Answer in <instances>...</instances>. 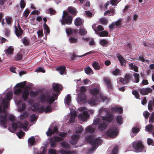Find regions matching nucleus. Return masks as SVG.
<instances>
[{
  "label": "nucleus",
  "instance_id": "nucleus-1",
  "mask_svg": "<svg viewBox=\"0 0 154 154\" xmlns=\"http://www.w3.org/2000/svg\"><path fill=\"white\" fill-rule=\"evenodd\" d=\"M54 84V83L52 85L53 90L56 93H52V95L51 96L49 93L45 92L40 94L38 97V99L39 102L48 104L45 109L39 108L38 110V113H41L44 112L45 113H49L53 110V109L51 107L52 103L57 100L58 96L60 94V91L63 88V87L61 85L58 83Z\"/></svg>",
  "mask_w": 154,
  "mask_h": 154
},
{
  "label": "nucleus",
  "instance_id": "nucleus-2",
  "mask_svg": "<svg viewBox=\"0 0 154 154\" xmlns=\"http://www.w3.org/2000/svg\"><path fill=\"white\" fill-rule=\"evenodd\" d=\"M97 115L98 117L93 120V125H98V128L101 131L106 130L113 119V114L108 111L106 108H101L99 110Z\"/></svg>",
  "mask_w": 154,
  "mask_h": 154
},
{
  "label": "nucleus",
  "instance_id": "nucleus-3",
  "mask_svg": "<svg viewBox=\"0 0 154 154\" xmlns=\"http://www.w3.org/2000/svg\"><path fill=\"white\" fill-rule=\"evenodd\" d=\"M85 138L86 140L91 145V147L88 150L89 153H93L99 145H100L102 142V141L99 138V137L95 138V137L93 135H87Z\"/></svg>",
  "mask_w": 154,
  "mask_h": 154
},
{
  "label": "nucleus",
  "instance_id": "nucleus-4",
  "mask_svg": "<svg viewBox=\"0 0 154 154\" xmlns=\"http://www.w3.org/2000/svg\"><path fill=\"white\" fill-rule=\"evenodd\" d=\"M109 100V98L106 96L100 94V98L98 96H93L88 100V103L90 106H94L97 104L98 102H105L107 103Z\"/></svg>",
  "mask_w": 154,
  "mask_h": 154
},
{
  "label": "nucleus",
  "instance_id": "nucleus-5",
  "mask_svg": "<svg viewBox=\"0 0 154 154\" xmlns=\"http://www.w3.org/2000/svg\"><path fill=\"white\" fill-rule=\"evenodd\" d=\"M1 111L0 113H2L3 115H1L0 116V124L1 127H3L4 128H7V126L6 124L7 123L8 118L7 116L8 114L7 108L0 107Z\"/></svg>",
  "mask_w": 154,
  "mask_h": 154
},
{
  "label": "nucleus",
  "instance_id": "nucleus-6",
  "mask_svg": "<svg viewBox=\"0 0 154 154\" xmlns=\"http://www.w3.org/2000/svg\"><path fill=\"white\" fill-rule=\"evenodd\" d=\"M86 91V88L85 86L81 87L80 92L77 98V101L79 104H84L86 101V95L85 93Z\"/></svg>",
  "mask_w": 154,
  "mask_h": 154
},
{
  "label": "nucleus",
  "instance_id": "nucleus-7",
  "mask_svg": "<svg viewBox=\"0 0 154 154\" xmlns=\"http://www.w3.org/2000/svg\"><path fill=\"white\" fill-rule=\"evenodd\" d=\"M132 146L136 152H146V149L141 141L133 142L132 143Z\"/></svg>",
  "mask_w": 154,
  "mask_h": 154
},
{
  "label": "nucleus",
  "instance_id": "nucleus-8",
  "mask_svg": "<svg viewBox=\"0 0 154 154\" xmlns=\"http://www.w3.org/2000/svg\"><path fill=\"white\" fill-rule=\"evenodd\" d=\"M65 11H63L62 19L60 20V22L62 25H65V24L70 25L72 23L74 16L68 14L65 15Z\"/></svg>",
  "mask_w": 154,
  "mask_h": 154
},
{
  "label": "nucleus",
  "instance_id": "nucleus-9",
  "mask_svg": "<svg viewBox=\"0 0 154 154\" xmlns=\"http://www.w3.org/2000/svg\"><path fill=\"white\" fill-rule=\"evenodd\" d=\"M118 128L115 126H113L110 128L106 132V135L111 137H115L118 134Z\"/></svg>",
  "mask_w": 154,
  "mask_h": 154
},
{
  "label": "nucleus",
  "instance_id": "nucleus-10",
  "mask_svg": "<svg viewBox=\"0 0 154 154\" xmlns=\"http://www.w3.org/2000/svg\"><path fill=\"white\" fill-rule=\"evenodd\" d=\"M103 81L108 92L110 93L112 92L113 90V86L112 84L111 79L108 77H104L103 78Z\"/></svg>",
  "mask_w": 154,
  "mask_h": 154
},
{
  "label": "nucleus",
  "instance_id": "nucleus-11",
  "mask_svg": "<svg viewBox=\"0 0 154 154\" xmlns=\"http://www.w3.org/2000/svg\"><path fill=\"white\" fill-rule=\"evenodd\" d=\"M100 91V85H97L95 88H92L89 90L90 93L93 96H97Z\"/></svg>",
  "mask_w": 154,
  "mask_h": 154
},
{
  "label": "nucleus",
  "instance_id": "nucleus-12",
  "mask_svg": "<svg viewBox=\"0 0 154 154\" xmlns=\"http://www.w3.org/2000/svg\"><path fill=\"white\" fill-rule=\"evenodd\" d=\"M95 51H90L89 52L85 53L81 55H76L75 54H72L71 57V59L72 60H76L77 58H81L89 54L95 53Z\"/></svg>",
  "mask_w": 154,
  "mask_h": 154
},
{
  "label": "nucleus",
  "instance_id": "nucleus-13",
  "mask_svg": "<svg viewBox=\"0 0 154 154\" xmlns=\"http://www.w3.org/2000/svg\"><path fill=\"white\" fill-rule=\"evenodd\" d=\"M15 27V33L16 35L18 38H22L21 35L23 33V30L20 26L19 24H18V28L17 29L16 25L14 26Z\"/></svg>",
  "mask_w": 154,
  "mask_h": 154
},
{
  "label": "nucleus",
  "instance_id": "nucleus-14",
  "mask_svg": "<svg viewBox=\"0 0 154 154\" xmlns=\"http://www.w3.org/2000/svg\"><path fill=\"white\" fill-rule=\"evenodd\" d=\"M90 114L87 111L82 112V113H80L78 115V117H80L81 119L83 121H87L88 119L89 118Z\"/></svg>",
  "mask_w": 154,
  "mask_h": 154
},
{
  "label": "nucleus",
  "instance_id": "nucleus-15",
  "mask_svg": "<svg viewBox=\"0 0 154 154\" xmlns=\"http://www.w3.org/2000/svg\"><path fill=\"white\" fill-rule=\"evenodd\" d=\"M140 129L139 126L137 125L134 126L131 129V132L130 133V135L132 137L136 136L140 131Z\"/></svg>",
  "mask_w": 154,
  "mask_h": 154
},
{
  "label": "nucleus",
  "instance_id": "nucleus-16",
  "mask_svg": "<svg viewBox=\"0 0 154 154\" xmlns=\"http://www.w3.org/2000/svg\"><path fill=\"white\" fill-rule=\"evenodd\" d=\"M152 91V89L150 88L147 87L140 89L139 92L141 94L144 95H147L149 93H151Z\"/></svg>",
  "mask_w": 154,
  "mask_h": 154
},
{
  "label": "nucleus",
  "instance_id": "nucleus-17",
  "mask_svg": "<svg viewBox=\"0 0 154 154\" xmlns=\"http://www.w3.org/2000/svg\"><path fill=\"white\" fill-rule=\"evenodd\" d=\"M19 128H22L25 131H27L28 130L27 126L28 125V122L27 121H25L23 123L18 122Z\"/></svg>",
  "mask_w": 154,
  "mask_h": 154
},
{
  "label": "nucleus",
  "instance_id": "nucleus-18",
  "mask_svg": "<svg viewBox=\"0 0 154 154\" xmlns=\"http://www.w3.org/2000/svg\"><path fill=\"white\" fill-rule=\"evenodd\" d=\"M116 57L118 59L120 64L122 66H125L126 64V61L123 57L119 53L116 54Z\"/></svg>",
  "mask_w": 154,
  "mask_h": 154
},
{
  "label": "nucleus",
  "instance_id": "nucleus-19",
  "mask_svg": "<svg viewBox=\"0 0 154 154\" xmlns=\"http://www.w3.org/2000/svg\"><path fill=\"white\" fill-rule=\"evenodd\" d=\"M79 138V135L78 134H74L71 137V140L70 141L71 144L73 145L75 144Z\"/></svg>",
  "mask_w": 154,
  "mask_h": 154
},
{
  "label": "nucleus",
  "instance_id": "nucleus-20",
  "mask_svg": "<svg viewBox=\"0 0 154 154\" xmlns=\"http://www.w3.org/2000/svg\"><path fill=\"white\" fill-rule=\"evenodd\" d=\"M65 31L67 35L68 36H70L73 33L76 34L78 33V31L77 29H73L70 27L66 28Z\"/></svg>",
  "mask_w": 154,
  "mask_h": 154
},
{
  "label": "nucleus",
  "instance_id": "nucleus-21",
  "mask_svg": "<svg viewBox=\"0 0 154 154\" xmlns=\"http://www.w3.org/2000/svg\"><path fill=\"white\" fill-rule=\"evenodd\" d=\"M21 95L23 100L26 101L29 98V91L26 90H23L22 91Z\"/></svg>",
  "mask_w": 154,
  "mask_h": 154
},
{
  "label": "nucleus",
  "instance_id": "nucleus-22",
  "mask_svg": "<svg viewBox=\"0 0 154 154\" xmlns=\"http://www.w3.org/2000/svg\"><path fill=\"white\" fill-rule=\"evenodd\" d=\"M60 139V137H56L54 139H51L50 141L51 147L52 148H55L57 146L56 142L59 141Z\"/></svg>",
  "mask_w": 154,
  "mask_h": 154
},
{
  "label": "nucleus",
  "instance_id": "nucleus-23",
  "mask_svg": "<svg viewBox=\"0 0 154 154\" xmlns=\"http://www.w3.org/2000/svg\"><path fill=\"white\" fill-rule=\"evenodd\" d=\"M94 31L95 34L99 35L100 37L107 36L108 34V32L105 30H103L100 32L94 28Z\"/></svg>",
  "mask_w": 154,
  "mask_h": 154
},
{
  "label": "nucleus",
  "instance_id": "nucleus-24",
  "mask_svg": "<svg viewBox=\"0 0 154 154\" xmlns=\"http://www.w3.org/2000/svg\"><path fill=\"white\" fill-rule=\"evenodd\" d=\"M66 67L64 66H60L57 67L56 70L61 75L65 74L66 73Z\"/></svg>",
  "mask_w": 154,
  "mask_h": 154
},
{
  "label": "nucleus",
  "instance_id": "nucleus-25",
  "mask_svg": "<svg viewBox=\"0 0 154 154\" xmlns=\"http://www.w3.org/2000/svg\"><path fill=\"white\" fill-rule=\"evenodd\" d=\"M111 111L113 112H117L119 114L123 113V110L122 107H112L111 109Z\"/></svg>",
  "mask_w": 154,
  "mask_h": 154
},
{
  "label": "nucleus",
  "instance_id": "nucleus-26",
  "mask_svg": "<svg viewBox=\"0 0 154 154\" xmlns=\"http://www.w3.org/2000/svg\"><path fill=\"white\" fill-rule=\"evenodd\" d=\"M84 69L85 73L88 75H91L94 73L92 69L88 66L84 68Z\"/></svg>",
  "mask_w": 154,
  "mask_h": 154
},
{
  "label": "nucleus",
  "instance_id": "nucleus-27",
  "mask_svg": "<svg viewBox=\"0 0 154 154\" xmlns=\"http://www.w3.org/2000/svg\"><path fill=\"white\" fill-rule=\"evenodd\" d=\"M36 140L35 137L32 136L29 138L28 143L31 146L34 145L36 143Z\"/></svg>",
  "mask_w": 154,
  "mask_h": 154
},
{
  "label": "nucleus",
  "instance_id": "nucleus-28",
  "mask_svg": "<svg viewBox=\"0 0 154 154\" xmlns=\"http://www.w3.org/2000/svg\"><path fill=\"white\" fill-rule=\"evenodd\" d=\"M129 69H130L133 70L134 72H138V67L135 65L133 63H128Z\"/></svg>",
  "mask_w": 154,
  "mask_h": 154
},
{
  "label": "nucleus",
  "instance_id": "nucleus-29",
  "mask_svg": "<svg viewBox=\"0 0 154 154\" xmlns=\"http://www.w3.org/2000/svg\"><path fill=\"white\" fill-rule=\"evenodd\" d=\"M154 107V98L153 100H150L148 105V108L149 110L151 112L153 110V108Z\"/></svg>",
  "mask_w": 154,
  "mask_h": 154
},
{
  "label": "nucleus",
  "instance_id": "nucleus-30",
  "mask_svg": "<svg viewBox=\"0 0 154 154\" xmlns=\"http://www.w3.org/2000/svg\"><path fill=\"white\" fill-rule=\"evenodd\" d=\"M43 26L44 29V32L45 37V38L44 37V38L46 39L47 38V35L50 32V29L47 25V26H46L45 25H43Z\"/></svg>",
  "mask_w": 154,
  "mask_h": 154
},
{
  "label": "nucleus",
  "instance_id": "nucleus-31",
  "mask_svg": "<svg viewBox=\"0 0 154 154\" xmlns=\"http://www.w3.org/2000/svg\"><path fill=\"white\" fill-rule=\"evenodd\" d=\"M64 101L65 104L68 105H69L71 101V97L70 94H68L65 96Z\"/></svg>",
  "mask_w": 154,
  "mask_h": 154
},
{
  "label": "nucleus",
  "instance_id": "nucleus-32",
  "mask_svg": "<svg viewBox=\"0 0 154 154\" xmlns=\"http://www.w3.org/2000/svg\"><path fill=\"white\" fill-rule=\"evenodd\" d=\"M14 48L12 46H9L7 49L5 50L7 55L12 54L13 53Z\"/></svg>",
  "mask_w": 154,
  "mask_h": 154
},
{
  "label": "nucleus",
  "instance_id": "nucleus-33",
  "mask_svg": "<svg viewBox=\"0 0 154 154\" xmlns=\"http://www.w3.org/2000/svg\"><path fill=\"white\" fill-rule=\"evenodd\" d=\"M79 33L81 36L85 35L87 33V31L84 27H81L79 29Z\"/></svg>",
  "mask_w": 154,
  "mask_h": 154
},
{
  "label": "nucleus",
  "instance_id": "nucleus-34",
  "mask_svg": "<svg viewBox=\"0 0 154 154\" xmlns=\"http://www.w3.org/2000/svg\"><path fill=\"white\" fill-rule=\"evenodd\" d=\"M39 93V91H33L31 90L29 92V96L31 98H34L38 95Z\"/></svg>",
  "mask_w": 154,
  "mask_h": 154
},
{
  "label": "nucleus",
  "instance_id": "nucleus-35",
  "mask_svg": "<svg viewBox=\"0 0 154 154\" xmlns=\"http://www.w3.org/2000/svg\"><path fill=\"white\" fill-rule=\"evenodd\" d=\"M83 23L82 19L78 17L76 18L74 21V24L76 26H80Z\"/></svg>",
  "mask_w": 154,
  "mask_h": 154
},
{
  "label": "nucleus",
  "instance_id": "nucleus-36",
  "mask_svg": "<svg viewBox=\"0 0 154 154\" xmlns=\"http://www.w3.org/2000/svg\"><path fill=\"white\" fill-rule=\"evenodd\" d=\"M60 144L61 146L66 149H69L70 148L69 144L65 141H62L60 142Z\"/></svg>",
  "mask_w": 154,
  "mask_h": 154
},
{
  "label": "nucleus",
  "instance_id": "nucleus-37",
  "mask_svg": "<svg viewBox=\"0 0 154 154\" xmlns=\"http://www.w3.org/2000/svg\"><path fill=\"white\" fill-rule=\"evenodd\" d=\"M85 131L91 134L94 133L95 131V129L89 125L85 129Z\"/></svg>",
  "mask_w": 154,
  "mask_h": 154
},
{
  "label": "nucleus",
  "instance_id": "nucleus-38",
  "mask_svg": "<svg viewBox=\"0 0 154 154\" xmlns=\"http://www.w3.org/2000/svg\"><path fill=\"white\" fill-rule=\"evenodd\" d=\"M75 133L79 134L83 131V128L82 126L79 125L78 127L75 128Z\"/></svg>",
  "mask_w": 154,
  "mask_h": 154
},
{
  "label": "nucleus",
  "instance_id": "nucleus-39",
  "mask_svg": "<svg viewBox=\"0 0 154 154\" xmlns=\"http://www.w3.org/2000/svg\"><path fill=\"white\" fill-rule=\"evenodd\" d=\"M116 120L117 123L121 125L123 123V118L121 115H118L116 116Z\"/></svg>",
  "mask_w": 154,
  "mask_h": 154
},
{
  "label": "nucleus",
  "instance_id": "nucleus-40",
  "mask_svg": "<svg viewBox=\"0 0 154 154\" xmlns=\"http://www.w3.org/2000/svg\"><path fill=\"white\" fill-rule=\"evenodd\" d=\"M68 12L70 14H72L74 16H75L76 15V10L75 8L71 7H69L68 8Z\"/></svg>",
  "mask_w": 154,
  "mask_h": 154
},
{
  "label": "nucleus",
  "instance_id": "nucleus-41",
  "mask_svg": "<svg viewBox=\"0 0 154 154\" xmlns=\"http://www.w3.org/2000/svg\"><path fill=\"white\" fill-rule=\"evenodd\" d=\"M31 107L33 108L32 110L33 112H36L39 108L40 104L38 103H34Z\"/></svg>",
  "mask_w": 154,
  "mask_h": 154
},
{
  "label": "nucleus",
  "instance_id": "nucleus-42",
  "mask_svg": "<svg viewBox=\"0 0 154 154\" xmlns=\"http://www.w3.org/2000/svg\"><path fill=\"white\" fill-rule=\"evenodd\" d=\"M109 43V42L106 39H101L100 42V45L103 47H107Z\"/></svg>",
  "mask_w": 154,
  "mask_h": 154
},
{
  "label": "nucleus",
  "instance_id": "nucleus-43",
  "mask_svg": "<svg viewBox=\"0 0 154 154\" xmlns=\"http://www.w3.org/2000/svg\"><path fill=\"white\" fill-rule=\"evenodd\" d=\"M23 58L22 54L18 53L14 57L15 60L17 61H22Z\"/></svg>",
  "mask_w": 154,
  "mask_h": 154
},
{
  "label": "nucleus",
  "instance_id": "nucleus-44",
  "mask_svg": "<svg viewBox=\"0 0 154 154\" xmlns=\"http://www.w3.org/2000/svg\"><path fill=\"white\" fill-rule=\"evenodd\" d=\"M38 119V117L35 114L31 115L30 116V121L32 122H35Z\"/></svg>",
  "mask_w": 154,
  "mask_h": 154
},
{
  "label": "nucleus",
  "instance_id": "nucleus-45",
  "mask_svg": "<svg viewBox=\"0 0 154 154\" xmlns=\"http://www.w3.org/2000/svg\"><path fill=\"white\" fill-rule=\"evenodd\" d=\"M92 65L95 70H99L100 69V66L97 62L94 61L92 63Z\"/></svg>",
  "mask_w": 154,
  "mask_h": 154
},
{
  "label": "nucleus",
  "instance_id": "nucleus-46",
  "mask_svg": "<svg viewBox=\"0 0 154 154\" xmlns=\"http://www.w3.org/2000/svg\"><path fill=\"white\" fill-rule=\"evenodd\" d=\"M28 116V113L26 111H25L20 114V119L23 120L27 117Z\"/></svg>",
  "mask_w": 154,
  "mask_h": 154
},
{
  "label": "nucleus",
  "instance_id": "nucleus-47",
  "mask_svg": "<svg viewBox=\"0 0 154 154\" xmlns=\"http://www.w3.org/2000/svg\"><path fill=\"white\" fill-rule=\"evenodd\" d=\"M25 133L21 129H20L19 131L18 132H17L16 133L17 135L20 139L22 138V137L25 135Z\"/></svg>",
  "mask_w": 154,
  "mask_h": 154
},
{
  "label": "nucleus",
  "instance_id": "nucleus-48",
  "mask_svg": "<svg viewBox=\"0 0 154 154\" xmlns=\"http://www.w3.org/2000/svg\"><path fill=\"white\" fill-rule=\"evenodd\" d=\"M147 143L148 146H154V140L152 138H148L147 139Z\"/></svg>",
  "mask_w": 154,
  "mask_h": 154
},
{
  "label": "nucleus",
  "instance_id": "nucleus-49",
  "mask_svg": "<svg viewBox=\"0 0 154 154\" xmlns=\"http://www.w3.org/2000/svg\"><path fill=\"white\" fill-rule=\"evenodd\" d=\"M25 37L22 40V42L24 45L28 46L29 44V40Z\"/></svg>",
  "mask_w": 154,
  "mask_h": 154
},
{
  "label": "nucleus",
  "instance_id": "nucleus-50",
  "mask_svg": "<svg viewBox=\"0 0 154 154\" xmlns=\"http://www.w3.org/2000/svg\"><path fill=\"white\" fill-rule=\"evenodd\" d=\"M69 41L71 43H75L77 42L78 39L75 37H71L69 38Z\"/></svg>",
  "mask_w": 154,
  "mask_h": 154
},
{
  "label": "nucleus",
  "instance_id": "nucleus-51",
  "mask_svg": "<svg viewBox=\"0 0 154 154\" xmlns=\"http://www.w3.org/2000/svg\"><path fill=\"white\" fill-rule=\"evenodd\" d=\"M21 106L19 107L18 108V111L20 112L24 110L26 108V105L24 103H23Z\"/></svg>",
  "mask_w": 154,
  "mask_h": 154
},
{
  "label": "nucleus",
  "instance_id": "nucleus-52",
  "mask_svg": "<svg viewBox=\"0 0 154 154\" xmlns=\"http://www.w3.org/2000/svg\"><path fill=\"white\" fill-rule=\"evenodd\" d=\"M35 71L36 72H42L45 73V70L42 67H39L35 69Z\"/></svg>",
  "mask_w": 154,
  "mask_h": 154
},
{
  "label": "nucleus",
  "instance_id": "nucleus-53",
  "mask_svg": "<svg viewBox=\"0 0 154 154\" xmlns=\"http://www.w3.org/2000/svg\"><path fill=\"white\" fill-rule=\"evenodd\" d=\"M18 122L17 123H16L15 122H13L11 124V127L14 130H16L17 128H19V125Z\"/></svg>",
  "mask_w": 154,
  "mask_h": 154
},
{
  "label": "nucleus",
  "instance_id": "nucleus-54",
  "mask_svg": "<svg viewBox=\"0 0 154 154\" xmlns=\"http://www.w3.org/2000/svg\"><path fill=\"white\" fill-rule=\"evenodd\" d=\"M122 20V19L121 18H120L116 22H114L115 25L116 27H119L121 26Z\"/></svg>",
  "mask_w": 154,
  "mask_h": 154
},
{
  "label": "nucleus",
  "instance_id": "nucleus-55",
  "mask_svg": "<svg viewBox=\"0 0 154 154\" xmlns=\"http://www.w3.org/2000/svg\"><path fill=\"white\" fill-rule=\"evenodd\" d=\"M133 76H134L135 80L134 82L136 83H138L139 81V75L138 73H134L133 75Z\"/></svg>",
  "mask_w": 154,
  "mask_h": 154
},
{
  "label": "nucleus",
  "instance_id": "nucleus-56",
  "mask_svg": "<svg viewBox=\"0 0 154 154\" xmlns=\"http://www.w3.org/2000/svg\"><path fill=\"white\" fill-rule=\"evenodd\" d=\"M90 6V3L89 1H87L85 4H84L82 7L85 9H87L88 7H89Z\"/></svg>",
  "mask_w": 154,
  "mask_h": 154
},
{
  "label": "nucleus",
  "instance_id": "nucleus-57",
  "mask_svg": "<svg viewBox=\"0 0 154 154\" xmlns=\"http://www.w3.org/2000/svg\"><path fill=\"white\" fill-rule=\"evenodd\" d=\"M118 150V148L117 146H115L112 150V154H117Z\"/></svg>",
  "mask_w": 154,
  "mask_h": 154
},
{
  "label": "nucleus",
  "instance_id": "nucleus-58",
  "mask_svg": "<svg viewBox=\"0 0 154 154\" xmlns=\"http://www.w3.org/2000/svg\"><path fill=\"white\" fill-rule=\"evenodd\" d=\"M48 153L49 154H57V151L54 149H48Z\"/></svg>",
  "mask_w": 154,
  "mask_h": 154
},
{
  "label": "nucleus",
  "instance_id": "nucleus-59",
  "mask_svg": "<svg viewBox=\"0 0 154 154\" xmlns=\"http://www.w3.org/2000/svg\"><path fill=\"white\" fill-rule=\"evenodd\" d=\"M27 100L28 104L30 105L31 106L34 103V100L32 98H29Z\"/></svg>",
  "mask_w": 154,
  "mask_h": 154
},
{
  "label": "nucleus",
  "instance_id": "nucleus-60",
  "mask_svg": "<svg viewBox=\"0 0 154 154\" xmlns=\"http://www.w3.org/2000/svg\"><path fill=\"white\" fill-rule=\"evenodd\" d=\"M30 12V11L28 8L26 9L23 12V15L25 18H27V17Z\"/></svg>",
  "mask_w": 154,
  "mask_h": 154
},
{
  "label": "nucleus",
  "instance_id": "nucleus-61",
  "mask_svg": "<svg viewBox=\"0 0 154 154\" xmlns=\"http://www.w3.org/2000/svg\"><path fill=\"white\" fill-rule=\"evenodd\" d=\"M149 122L152 123L154 122V112H152L151 114L150 117L149 118Z\"/></svg>",
  "mask_w": 154,
  "mask_h": 154
},
{
  "label": "nucleus",
  "instance_id": "nucleus-62",
  "mask_svg": "<svg viewBox=\"0 0 154 154\" xmlns=\"http://www.w3.org/2000/svg\"><path fill=\"white\" fill-rule=\"evenodd\" d=\"M132 94L135 96L136 98L138 99L139 97V94L138 92L136 90H134L132 91Z\"/></svg>",
  "mask_w": 154,
  "mask_h": 154
},
{
  "label": "nucleus",
  "instance_id": "nucleus-63",
  "mask_svg": "<svg viewBox=\"0 0 154 154\" xmlns=\"http://www.w3.org/2000/svg\"><path fill=\"white\" fill-rule=\"evenodd\" d=\"M100 23L102 24H105L107 23L106 19L105 18H101L100 20Z\"/></svg>",
  "mask_w": 154,
  "mask_h": 154
},
{
  "label": "nucleus",
  "instance_id": "nucleus-64",
  "mask_svg": "<svg viewBox=\"0 0 154 154\" xmlns=\"http://www.w3.org/2000/svg\"><path fill=\"white\" fill-rule=\"evenodd\" d=\"M22 92L20 90L17 89L14 91V94L18 96H20Z\"/></svg>",
  "mask_w": 154,
  "mask_h": 154
}]
</instances>
